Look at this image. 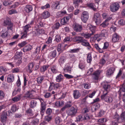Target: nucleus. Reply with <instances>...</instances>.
<instances>
[{"label": "nucleus", "mask_w": 125, "mask_h": 125, "mask_svg": "<svg viewBox=\"0 0 125 125\" xmlns=\"http://www.w3.org/2000/svg\"><path fill=\"white\" fill-rule=\"evenodd\" d=\"M21 58L20 59L17 60V61H15L16 62V64L17 65H19L21 63L22 61H21Z\"/></svg>", "instance_id": "338daca9"}, {"label": "nucleus", "mask_w": 125, "mask_h": 125, "mask_svg": "<svg viewBox=\"0 0 125 125\" xmlns=\"http://www.w3.org/2000/svg\"><path fill=\"white\" fill-rule=\"evenodd\" d=\"M77 110L73 107L68 109L66 111V113L68 116L73 117L75 116L77 113Z\"/></svg>", "instance_id": "f257e3e1"}, {"label": "nucleus", "mask_w": 125, "mask_h": 125, "mask_svg": "<svg viewBox=\"0 0 125 125\" xmlns=\"http://www.w3.org/2000/svg\"><path fill=\"white\" fill-rule=\"evenodd\" d=\"M22 55V53L21 52H17L15 54L14 57L15 61H17V60L21 58V57Z\"/></svg>", "instance_id": "ddd939ff"}, {"label": "nucleus", "mask_w": 125, "mask_h": 125, "mask_svg": "<svg viewBox=\"0 0 125 125\" xmlns=\"http://www.w3.org/2000/svg\"><path fill=\"white\" fill-rule=\"evenodd\" d=\"M7 114L5 112H3L1 116V120L2 122H5L7 119Z\"/></svg>", "instance_id": "dca6fc26"}, {"label": "nucleus", "mask_w": 125, "mask_h": 125, "mask_svg": "<svg viewBox=\"0 0 125 125\" xmlns=\"http://www.w3.org/2000/svg\"><path fill=\"white\" fill-rule=\"evenodd\" d=\"M119 39V35L115 33L112 36V40L113 42H117Z\"/></svg>", "instance_id": "f8f14e48"}, {"label": "nucleus", "mask_w": 125, "mask_h": 125, "mask_svg": "<svg viewBox=\"0 0 125 125\" xmlns=\"http://www.w3.org/2000/svg\"><path fill=\"white\" fill-rule=\"evenodd\" d=\"M93 71V68H91L89 69L87 73V75L88 76L90 75Z\"/></svg>", "instance_id": "864d4df0"}, {"label": "nucleus", "mask_w": 125, "mask_h": 125, "mask_svg": "<svg viewBox=\"0 0 125 125\" xmlns=\"http://www.w3.org/2000/svg\"><path fill=\"white\" fill-rule=\"evenodd\" d=\"M24 97H27L31 99L33 98V95L30 91H28L25 93V95Z\"/></svg>", "instance_id": "aec40b11"}, {"label": "nucleus", "mask_w": 125, "mask_h": 125, "mask_svg": "<svg viewBox=\"0 0 125 125\" xmlns=\"http://www.w3.org/2000/svg\"><path fill=\"white\" fill-rule=\"evenodd\" d=\"M30 27V26L29 24L27 25L24 27L23 28L24 32L26 34H27V32L29 31V28Z\"/></svg>", "instance_id": "f704fd0d"}, {"label": "nucleus", "mask_w": 125, "mask_h": 125, "mask_svg": "<svg viewBox=\"0 0 125 125\" xmlns=\"http://www.w3.org/2000/svg\"><path fill=\"white\" fill-rule=\"evenodd\" d=\"M49 66L48 65H44L41 68V71L42 72H43L47 70Z\"/></svg>", "instance_id": "72a5a7b5"}, {"label": "nucleus", "mask_w": 125, "mask_h": 125, "mask_svg": "<svg viewBox=\"0 0 125 125\" xmlns=\"http://www.w3.org/2000/svg\"><path fill=\"white\" fill-rule=\"evenodd\" d=\"M87 62L88 63H90L92 61V57L91 54H89L87 55Z\"/></svg>", "instance_id": "c9c22d12"}, {"label": "nucleus", "mask_w": 125, "mask_h": 125, "mask_svg": "<svg viewBox=\"0 0 125 125\" xmlns=\"http://www.w3.org/2000/svg\"><path fill=\"white\" fill-rule=\"evenodd\" d=\"M52 8L54 9H59V4L58 3H54L52 6Z\"/></svg>", "instance_id": "58836bf2"}, {"label": "nucleus", "mask_w": 125, "mask_h": 125, "mask_svg": "<svg viewBox=\"0 0 125 125\" xmlns=\"http://www.w3.org/2000/svg\"><path fill=\"white\" fill-rule=\"evenodd\" d=\"M67 21L64 17L61 20V24L64 25L67 23Z\"/></svg>", "instance_id": "09e8293b"}, {"label": "nucleus", "mask_w": 125, "mask_h": 125, "mask_svg": "<svg viewBox=\"0 0 125 125\" xmlns=\"http://www.w3.org/2000/svg\"><path fill=\"white\" fill-rule=\"evenodd\" d=\"M109 46V44L108 42H105L104 43V46L103 48V49H107Z\"/></svg>", "instance_id": "13d9d810"}, {"label": "nucleus", "mask_w": 125, "mask_h": 125, "mask_svg": "<svg viewBox=\"0 0 125 125\" xmlns=\"http://www.w3.org/2000/svg\"><path fill=\"white\" fill-rule=\"evenodd\" d=\"M55 40L57 42H60L61 40V38L59 35H57L56 36Z\"/></svg>", "instance_id": "052dcab7"}, {"label": "nucleus", "mask_w": 125, "mask_h": 125, "mask_svg": "<svg viewBox=\"0 0 125 125\" xmlns=\"http://www.w3.org/2000/svg\"><path fill=\"white\" fill-rule=\"evenodd\" d=\"M73 95L74 98L77 99L80 96V94L78 91L75 90L73 91Z\"/></svg>", "instance_id": "412c9836"}, {"label": "nucleus", "mask_w": 125, "mask_h": 125, "mask_svg": "<svg viewBox=\"0 0 125 125\" xmlns=\"http://www.w3.org/2000/svg\"><path fill=\"white\" fill-rule=\"evenodd\" d=\"M11 110L12 111V112H13V113H14L18 110V108L16 105L14 104L11 106Z\"/></svg>", "instance_id": "37998d69"}, {"label": "nucleus", "mask_w": 125, "mask_h": 125, "mask_svg": "<svg viewBox=\"0 0 125 125\" xmlns=\"http://www.w3.org/2000/svg\"><path fill=\"white\" fill-rule=\"evenodd\" d=\"M63 76L61 74H59L56 77V80L58 82H60L63 80Z\"/></svg>", "instance_id": "7c9ffc66"}, {"label": "nucleus", "mask_w": 125, "mask_h": 125, "mask_svg": "<svg viewBox=\"0 0 125 125\" xmlns=\"http://www.w3.org/2000/svg\"><path fill=\"white\" fill-rule=\"evenodd\" d=\"M79 49L78 48L74 49L71 50L70 51V52L71 53L77 52L79 51Z\"/></svg>", "instance_id": "0e129e2a"}, {"label": "nucleus", "mask_w": 125, "mask_h": 125, "mask_svg": "<svg viewBox=\"0 0 125 125\" xmlns=\"http://www.w3.org/2000/svg\"><path fill=\"white\" fill-rule=\"evenodd\" d=\"M95 27H94V28H91L90 30L91 31L92 33H82L81 35L84 37L86 39H88L89 38L91 35H93L95 32Z\"/></svg>", "instance_id": "423d86ee"}, {"label": "nucleus", "mask_w": 125, "mask_h": 125, "mask_svg": "<svg viewBox=\"0 0 125 125\" xmlns=\"http://www.w3.org/2000/svg\"><path fill=\"white\" fill-rule=\"evenodd\" d=\"M119 116L117 114H116L113 117V118L115 120L114 121H118Z\"/></svg>", "instance_id": "5fc2aeb1"}, {"label": "nucleus", "mask_w": 125, "mask_h": 125, "mask_svg": "<svg viewBox=\"0 0 125 125\" xmlns=\"http://www.w3.org/2000/svg\"><path fill=\"white\" fill-rule=\"evenodd\" d=\"M32 49V47L30 45H26L23 49V51L24 52H26L31 50Z\"/></svg>", "instance_id": "4be33fe9"}, {"label": "nucleus", "mask_w": 125, "mask_h": 125, "mask_svg": "<svg viewBox=\"0 0 125 125\" xmlns=\"http://www.w3.org/2000/svg\"><path fill=\"white\" fill-rule=\"evenodd\" d=\"M34 66L33 63H29L27 67H26V71L29 73H31L33 71L32 69Z\"/></svg>", "instance_id": "9d476101"}, {"label": "nucleus", "mask_w": 125, "mask_h": 125, "mask_svg": "<svg viewBox=\"0 0 125 125\" xmlns=\"http://www.w3.org/2000/svg\"><path fill=\"white\" fill-rule=\"evenodd\" d=\"M88 6L95 11L96 10V8L94 4L93 3H88L87 4Z\"/></svg>", "instance_id": "2f4dec72"}, {"label": "nucleus", "mask_w": 125, "mask_h": 125, "mask_svg": "<svg viewBox=\"0 0 125 125\" xmlns=\"http://www.w3.org/2000/svg\"><path fill=\"white\" fill-rule=\"evenodd\" d=\"M36 31L38 34H41L44 32V30L43 29H37Z\"/></svg>", "instance_id": "8fccbe9b"}, {"label": "nucleus", "mask_w": 125, "mask_h": 125, "mask_svg": "<svg viewBox=\"0 0 125 125\" xmlns=\"http://www.w3.org/2000/svg\"><path fill=\"white\" fill-rule=\"evenodd\" d=\"M107 31L105 30H102L101 32V33L99 35L97 34L95 36V37L96 38V39L97 38H98L99 37H104L105 35L107 33Z\"/></svg>", "instance_id": "f3484780"}, {"label": "nucleus", "mask_w": 125, "mask_h": 125, "mask_svg": "<svg viewBox=\"0 0 125 125\" xmlns=\"http://www.w3.org/2000/svg\"><path fill=\"white\" fill-rule=\"evenodd\" d=\"M65 60L63 56H61L59 60V62L61 64L63 63L65 61Z\"/></svg>", "instance_id": "79ce46f5"}, {"label": "nucleus", "mask_w": 125, "mask_h": 125, "mask_svg": "<svg viewBox=\"0 0 125 125\" xmlns=\"http://www.w3.org/2000/svg\"><path fill=\"white\" fill-rule=\"evenodd\" d=\"M114 70V68L111 67L107 71L106 74L108 75H110L113 73Z\"/></svg>", "instance_id": "bb28decb"}, {"label": "nucleus", "mask_w": 125, "mask_h": 125, "mask_svg": "<svg viewBox=\"0 0 125 125\" xmlns=\"http://www.w3.org/2000/svg\"><path fill=\"white\" fill-rule=\"evenodd\" d=\"M82 44L83 46L86 47H88L87 48L88 49H90L91 48V46L89 43L87 41L84 39L83 40L82 42Z\"/></svg>", "instance_id": "2eb2a0df"}, {"label": "nucleus", "mask_w": 125, "mask_h": 125, "mask_svg": "<svg viewBox=\"0 0 125 125\" xmlns=\"http://www.w3.org/2000/svg\"><path fill=\"white\" fill-rule=\"evenodd\" d=\"M37 103L36 100H32L30 103V106L31 108L35 107Z\"/></svg>", "instance_id": "cd10ccee"}, {"label": "nucleus", "mask_w": 125, "mask_h": 125, "mask_svg": "<svg viewBox=\"0 0 125 125\" xmlns=\"http://www.w3.org/2000/svg\"><path fill=\"white\" fill-rule=\"evenodd\" d=\"M83 39V37L80 36H75L73 38L74 41L78 43H81Z\"/></svg>", "instance_id": "9b49d317"}, {"label": "nucleus", "mask_w": 125, "mask_h": 125, "mask_svg": "<svg viewBox=\"0 0 125 125\" xmlns=\"http://www.w3.org/2000/svg\"><path fill=\"white\" fill-rule=\"evenodd\" d=\"M32 8L31 5H27L24 8L25 11L27 12L28 13L32 10Z\"/></svg>", "instance_id": "b1692460"}, {"label": "nucleus", "mask_w": 125, "mask_h": 125, "mask_svg": "<svg viewBox=\"0 0 125 125\" xmlns=\"http://www.w3.org/2000/svg\"><path fill=\"white\" fill-rule=\"evenodd\" d=\"M52 84H53V88L55 89L58 88L60 86L59 84L58 83L54 84L52 83Z\"/></svg>", "instance_id": "3c124183"}, {"label": "nucleus", "mask_w": 125, "mask_h": 125, "mask_svg": "<svg viewBox=\"0 0 125 125\" xmlns=\"http://www.w3.org/2000/svg\"><path fill=\"white\" fill-rule=\"evenodd\" d=\"M41 113H43L45 112L46 107V104L45 103V102H42L41 104Z\"/></svg>", "instance_id": "6ab92c4d"}, {"label": "nucleus", "mask_w": 125, "mask_h": 125, "mask_svg": "<svg viewBox=\"0 0 125 125\" xmlns=\"http://www.w3.org/2000/svg\"><path fill=\"white\" fill-rule=\"evenodd\" d=\"M4 25H9L11 24H13L11 22L10 20V19L6 20L4 21Z\"/></svg>", "instance_id": "e433bc0d"}, {"label": "nucleus", "mask_w": 125, "mask_h": 125, "mask_svg": "<svg viewBox=\"0 0 125 125\" xmlns=\"http://www.w3.org/2000/svg\"><path fill=\"white\" fill-rule=\"evenodd\" d=\"M9 36V33L8 32L6 31L4 33H2V34L1 35V36L3 38H7Z\"/></svg>", "instance_id": "a19ab883"}, {"label": "nucleus", "mask_w": 125, "mask_h": 125, "mask_svg": "<svg viewBox=\"0 0 125 125\" xmlns=\"http://www.w3.org/2000/svg\"><path fill=\"white\" fill-rule=\"evenodd\" d=\"M71 68L70 67H66L65 68L63 69V70L65 72V71L66 70L68 72L70 73L71 71Z\"/></svg>", "instance_id": "69168bd1"}, {"label": "nucleus", "mask_w": 125, "mask_h": 125, "mask_svg": "<svg viewBox=\"0 0 125 125\" xmlns=\"http://www.w3.org/2000/svg\"><path fill=\"white\" fill-rule=\"evenodd\" d=\"M64 76L66 78L68 79L72 78L73 77V76L72 75L67 74H65Z\"/></svg>", "instance_id": "6e6d98bb"}, {"label": "nucleus", "mask_w": 125, "mask_h": 125, "mask_svg": "<svg viewBox=\"0 0 125 125\" xmlns=\"http://www.w3.org/2000/svg\"><path fill=\"white\" fill-rule=\"evenodd\" d=\"M103 87L105 90L103 92H104L105 93L107 92H108L110 88V85L107 83H105L103 85Z\"/></svg>", "instance_id": "4468645a"}, {"label": "nucleus", "mask_w": 125, "mask_h": 125, "mask_svg": "<svg viewBox=\"0 0 125 125\" xmlns=\"http://www.w3.org/2000/svg\"><path fill=\"white\" fill-rule=\"evenodd\" d=\"M122 113L120 117H119L118 123H120L125 121V114Z\"/></svg>", "instance_id": "a878e982"}, {"label": "nucleus", "mask_w": 125, "mask_h": 125, "mask_svg": "<svg viewBox=\"0 0 125 125\" xmlns=\"http://www.w3.org/2000/svg\"><path fill=\"white\" fill-rule=\"evenodd\" d=\"M73 29L76 32H80L83 30V28L82 25L76 24L74 26Z\"/></svg>", "instance_id": "6e6552de"}, {"label": "nucleus", "mask_w": 125, "mask_h": 125, "mask_svg": "<svg viewBox=\"0 0 125 125\" xmlns=\"http://www.w3.org/2000/svg\"><path fill=\"white\" fill-rule=\"evenodd\" d=\"M55 122L56 124H59L61 121V118L58 117L56 118L55 119Z\"/></svg>", "instance_id": "4d7b16f0"}, {"label": "nucleus", "mask_w": 125, "mask_h": 125, "mask_svg": "<svg viewBox=\"0 0 125 125\" xmlns=\"http://www.w3.org/2000/svg\"><path fill=\"white\" fill-rule=\"evenodd\" d=\"M101 17L98 13H95L93 18L94 21L97 25L99 24L101 22Z\"/></svg>", "instance_id": "20e7f679"}, {"label": "nucleus", "mask_w": 125, "mask_h": 125, "mask_svg": "<svg viewBox=\"0 0 125 125\" xmlns=\"http://www.w3.org/2000/svg\"><path fill=\"white\" fill-rule=\"evenodd\" d=\"M83 2L82 0H74L73 4H74L75 7H78L80 3H82Z\"/></svg>", "instance_id": "c85d7f7f"}, {"label": "nucleus", "mask_w": 125, "mask_h": 125, "mask_svg": "<svg viewBox=\"0 0 125 125\" xmlns=\"http://www.w3.org/2000/svg\"><path fill=\"white\" fill-rule=\"evenodd\" d=\"M5 94L2 90H0V99H2L4 98Z\"/></svg>", "instance_id": "c03bdc74"}, {"label": "nucleus", "mask_w": 125, "mask_h": 125, "mask_svg": "<svg viewBox=\"0 0 125 125\" xmlns=\"http://www.w3.org/2000/svg\"><path fill=\"white\" fill-rule=\"evenodd\" d=\"M72 106V104L71 103V102L70 101L68 102L67 103L65 104V106L61 109V110L62 111H64L65 109L71 107Z\"/></svg>", "instance_id": "5701e85b"}, {"label": "nucleus", "mask_w": 125, "mask_h": 125, "mask_svg": "<svg viewBox=\"0 0 125 125\" xmlns=\"http://www.w3.org/2000/svg\"><path fill=\"white\" fill-rule=\"evenodd\" d=\"M100 73V71L98 70L94 72L92 74V78L95 82H96L98 79Z\"/></svg>", "instance_id": "39448f33"}, {"label": "nucleus", "mask_w": 125, "mask_h": 125, "mask_svg": "<svg viewBox=\"0 0 125 125\" xmlns=\"http://www.w3.org/2000/svg\"><path fill=\"white\" fill-rule=\"evenodd\" d=\"M0 71L1 72L3 71L5 72L7 71V69L6 68L2 66H0Z\"/></svg>", "instance_id": "bf43d9fd"}, {"label": "nucleus", "mask_w": 125, "mask_h": 125, "mask_svg": "<svg viewBox=\"0 0 125 125\" xmlns=\"http://www.w3.org/2000/svg\"><path fill=\"white\" fill-rule=\"evenodd\" d=\"M56 50H54L50 52L49 55L51 58H53L56 56Z\"/></svg>", "instance_id": "c756f323"}, {"label": "nucleus", "mask_w": 125, "mask_h": 125, "mask_svg": "<svg viewBox=\"0 0 125 125\" xmlns=\"http://www.w3.org/2000/svg\"><path fill=\"white\" fill-rule=\"evenodd\" d=\"M72 40L70 39V38L69 37H66L63 40L64 42H71Z\"/></svg>", "instance_id": "680f3d73"}, {"label": "nucleus", "mask_w": 125, "mask_h": 125, "mask_svg": "<svg viewBox=\"0 0 125 125\" xmlns=\"http://www.w3.org/2000/svg\"><path fill=\"white\" fill-rule=\"evenodd\" d=\"M89 17V14L87 11L83 12L81 15V19L82 21L85 23L88 20Z\"/></svg>", "instance_id": "7ed1b4c3"}, {"label": "nucleus", "mask_w": 125, "mask_h": 125, "mask_svg": "<svg viewBox=\"0 0 125 125\" xmlns=\"http://www.w3.org/2000/svg\"><path fill=\"white\" fill-rule=\"evenodd\" d=\"M105 62L106 61L105 60L103 57L102 58L100 62V64L102 65H104L105 63Z\"/></svg>", "instance_id": "774afa93"}, {"label": "nucleus", "mask_w": 125, "mask_h": 125, "mask_svg": "<svg viewBox=\"0 0 125 125\" xmlns=\"http://www.w3.org/2000/svg\"><path fill=\"white\" fill-rule=\"evenodd\" d=\"M51 70L54 73H56L57 71V70L55 66L53 65L51 66Z\"/></svg>", "instance_id": "4c0bfd02"}, {"label": "nucleus", "mask_w": 125, "mask_h": 125, "mask_svg": "<svg viewBox=\"0 0 125 125\" xmlns=\"http://www.w3.org/2000/svg\"><path fill=\"white\" fill-rule=\"evenodd\" d=\"M120 7L119 5L117 2L113 3L110 6V10L112 12H115Z\"/></svg>", "instance_id": "0eeeda50"}, {"label": "nucleus", "mask_w": 125, "mask_h": 125, "mask_svg": "<svg viewBox=\"0 0 125 125\" xmlns=\"http://www.w3.org/2000/svg\"><path fill=\"white\" fill-rule=\"evenodd\" d=\"M44 76H40L37 78V83L39 84L41 83L44 79Z\"/></svg>", "instance_id": "473e14b6"}, {"label": "nucleus", "mask_w": 125, "mask_h": 125, "mask_svg": "<svg viewBox=\"0 0 125 125\" xmlns=\"http://www.w3.org/2000/svg\"><path fill=\"white\" fill-rule=\"evenodd\" d=\"M118 23L120 25H124L125 24V22L124 20L121 19L119 21Z\"/></svg>", "instance_id": "603ef678"}, {"label": "nucleus", "mask_w": 125, "mask_h": 125, "mask_svg": "<svg viewBox=\"0 0 125 125\" xmlns=\"http://www.w3.org/2000/svg\"><path fill=\"white\" fill-rule=\"evenodd\" d=\"M96 92L95 91H93L92 93H91V94H89L88 96H86L83 99V100H85L88 97H89L91 98H92L93 96L94 95L95 93H96Z\"/></svg>", "instance_id": "ea45409f"}, {"label": "nucleus", "mask_w": 125, "mask_h": 125, "mask_svg": "<svg viewBox=\"0 0 125 125\" xmlns=\"http://www.w3.org/2000/svg\"><path fill=\"white\" fill-rule=\"evenodd\" d=\"M83 119L84 120H86L89 119L90 117L89 115L88 114H86L84 115H83Z\"/></svg>", "instance_id": "e2e57ef3"}, {"label": "nucleus", "mask_w": 125, "mask_h": 125, "mask_svg": "<svg viewBox=\"0 0 125 125\" xmlns=\"http://www.w3.org/2000/svg\"><path fill=\"white\" fill-rule=\"evenodd\" d=\"M39 120L37 119H34L32 121V124L33 125H36L39 123Z\"/></svg>", "instance_id": "de8ad7c7"}, {"label": "nucleus", "mask_w": 125, "mask_h": 125, "mask_svg": "<svg viewBox=\"0 0 125 125\" xmlns=\"http://www.w3.org/2000/svg\"><path fill=\"white\" fill-rule=\"evenodd\" d=\"M12 2V1H11L9 2L8 1H4L3 2V4L5 6H7L8 5H10L11 4Z\"/></svg>", "instance_id": "a18cd8bd"}, {"label": "nucleus", "mask_w": 125, "mask_h": 125, "mask_svg": "<svg viewBox=\"0 0 125 125\" xmlns=\"http://www.w3.org/2000/svg\"><path fill=\"white\" fill-rule=\"evenodd\" d=\"M50 16V13L47 11H44L42 14V17L44 19L48 18Z\"/></svg>", "instance_id": "a211bd4d"}, {"label": "nucleus", "mask_w": 125, "mask_h": 125, "mask_svg": "<svg viewBox=\"0 0 125 125\" xmlns=\"http://www.w3.org/2000/svg\"><path fill=\"white\" fill-rule=\"evenodd\" d=\"M108 92L105 93V92H103V94L101 96V99L104 101L108 103H111L113 101L112 98L110 96H108L107 95Z\"/></svg>", "instance_id": "f03ea898"}, {"label": "nucleus", "mask_w": 125, "mask_h": 125, "mask_svg": "<svg viewBox=\"0 0 125 125\" xmlns=\"http://www.w3.org/2000/svg\"><path fill=\"white\" fill-rule=\"evenodd\" d=\"M106 21H104L102 24H100V26L103 27L107 26L109 24V23H106Z\"/></svg>", "instance_id": "49530a36"}, {"label": "nucleus", "mask_w": 125, "mask_h": 125, "mask_svg": "<svg viewBox=\"0 0 125 125\" xmlns=\"http://www.w3.org/2000/svg\"><path fill=\"white\" fill-rule=\"evenodd\" d=\"M121 91L125 92V81L120 85V90L118 92L120 97L121 96Z\"/></svg>", "instance_id": "1a4fd4ad"}, {"label": "nucleus", "mask_w": 125, "mask_h": 125, "mask_svg": "<svg viewBox=\"0 0 125 125\" xmlns=\"http://www.w3.org/2000/svg\"><path fill=\"white\" fill-rule=\"evenodd\" d=\"M14 80V76L13 75H9L7 78V82L9 83H11L13 82Z\"/></svg>", "instance_id": "393cba45"}]
</instances>
